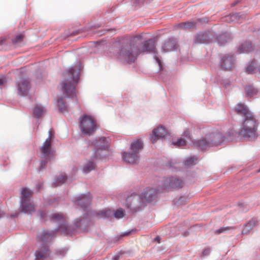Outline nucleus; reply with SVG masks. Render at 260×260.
<instances>
[{"mask_svg": "<svg viewBox=\"0 0 260 260\" xmlns=\"http://www.w3.org/2000/svg\"><path fill=\"white\" fill-rule=\"evenodd\" d=\"M41 218L43 220H49L51 222L58 224V230L63 235H68L76 230L83 231L89 225L90 218L88 212L84 213L81 216L74 220L73 224L69 225L65 219V216L60 213L41 212Z\"/></svg>", "mask_w": 260, "mask_h": 260, "instance_id": "obj_1", "label": "nucleus"}, {"mask_svg": "<svg viewBox=\"0 0 260 260\" xmlns=\"http://www.w3.org/2000/svg\"><path fill=\"white\" fill-rule=\"evenodd\" d=\"M140 44L138 42H135L134 40L129 43H126L121 46L118 53L121 59L128 63L134 62L138 55L142 52H148L153 53L154 58L159 65L161 66V62L157 56L155 52L156 45L153 40H149L145 42L142 44V49H140Z\"/></svg>", "mask_w": 260, "mask_h": 260, "instance_id": "obj_2", "label": "nucleus"}, {"mask_svg": "<svg viewBox=\"0 0 260 260\" xmlns=\"http://www.w3.org/2000/svg\"><path fill=\"white\" fill-rule=\"evenodd\" d=\"M235 110L237 114L243 117L244 119L239 135L249 141L256 139L258 136L257 130L258 122L255 116L243 104H238L235 107Z\"/></svg>", "mask_w": 260, "mask_h": 260, "instance_id": "obj_3", "label": "nucleus"}, {"mask_svg": "<svg viewBox=\"0 0 260 260\" xmlns=\"http://www.w3.org/2000/svg\"><path fill=\"white\" fill-rule=\"evenodd\" d=\"M81 68L80 62L71 67L65 73V79L62 82V90L63 94L68 98L73 99L75 104H77L76 95L75 85L79 79V73Z\"/></svg>", "mask_w": 260, "mask_h": 260, "instance_id": "obj_4", "label": "nucleus"}, {"mask_svg": "<svg viewBox=\"0 0 260 260\" xmlns=\"http://www.w3.org/2000/svg\"><path fill=\"white\" fill-rule=\"evenodd\" d=\"M60 232L57 228L51 232L43 231L40 233L37 236V241L40 244V247L35 252V258L36 260H45L49 256L50 252L48 248L49 243L52 239L53 235L56 232Z\"/></svg>", "mask_w": 260, "mask_h": 260, "instance_id": "obj_5", "label": "nucleus"}, {"mask_svg": "<svg viewBox=\"0 0 260 260\" xmlns=\"http://www.w3.org/2000/svg\"><path fill=\"white\" fill-rule=\"evenodd\" d=\"M225 138L217 129H211L202 139L194 142V144L203 150L214 145H221L225 141Z\"/></svg>", "mask_w": 260, "mask_h": 260, "instance_id": "obj_6", "label": "nucleus"}, {"mask_svg": "<svg viewBox=\"0 0 260 260\" xmlns=\"http://www.w3.org/2000/svg\"><path fill=\"white\" fill-rule=\"evenodd\" d=\"M48 133V137L44 142L43 145L40 148L41 157L45 158V160L41 161L39 167L40 171H42L45 168L46 164L48 161H51L54 158V151L51 148V139L52 135L51 129L49 131Z\"/></svg>", "mask_w": 260, "mask_h": 260, "instance_id": "obj_7", "label": "nucleus"}, {"mask_svg": "<svg viewBox=\"0 0 260 260\" xmlns=\"http://www.w3.org/2000/svg\"><path fill=\"white\" fill-rule=\"evenodd\" d=\"M78 123L79 128L84 135L90 136L96 129L95 121L90 116L87 115L81 116L79 118Z\"/></svg>", "mask_w": 260, "mask_h": 260, "instance_id": "obj_8", "label": "nucleus"}, {"mask_svg": "<svg viewBox=\"0 0 260 260\" xmlns=\"http://www.w3.org/2000/svg\"><path fill=\"white\" fill-rule=\"evenodd\" d=\"M126 206L131 212H137L143 210L146 204L141 195L133 193L127 198Z\"/></svg>", "mask_w": 260, "mask_h": 260, "instance_id": "obj_9", "label": "nucleus"}, {"mask_svg": "<svg viewBox=\"0 0 260 260\" xmlns=\"http://www.w3.org/2000/svg\"><path fill=\"white\" fill-rule=\"evenodd\" d=\"M213 42H215V32L212 30L201 31L194 36V43L209 44Z\"/></svg>", "mask_w": 260, "mask_h": 260, "instance_id": "obj_10", "label": "nucleus"}, {"mask_svg": "<svg viewBox=\"0 0 260 260\" xmlns=\"http://www.w3.org/2000/svg\"><path fill=\"white\" fill-rule=\"evenodd\" d=\"M183 181L174 177L164 178L161 180V186L162 189L180 188L182 186Z\"/></svg>", "mask_w": 260, "mask_h": 260, "instance_id": "obj_11", "label": "nucleus"}, {"mask_svg": "<svg viewBox=\"0 0 260 260\" xmlns=\"http://www.w3.org/2000/svg\"><path fill=\"white\" fill-rule=\"evenodd\" d=\"M18 94L22 96H27L30 89V83L28 79L22 78L16 82Z\"/></svg>", "mask_w": 260, "mask_h": 260, "instance_id": "obj_12", "label": "nucleus"}, {"mask_svg": "<svg viewBox=\"0 0 260 260\" xmlns=\"http://www.w3.org/2000/svg\"><path fill=\"white\" fill-rule=\"evenodd\" d=\"M97 217L99 218H110L112 216L119 219L124 216V212L122 209L116 211H112L110 209H105L98 212L96 214Z\"/></svg>", "mask_w": 260, "mask_h": 260, "instance_id": "obj_13", "label": "nucleus"}, {"mask_svg": "<svg viewBox=\"0 0 260 260\" xmlns=\"http://www.w3.org/2000/svg\"><path fill=\"white\" fill-rule=\"evenodd\" d=\"M75 204L80 206L84 211L87 209L91 201V197L89 193L87 194H82L76 198L74 201ZM87 210V212H88Z\"/></svg>", "mask_w": 260, "mask_h": 260, "instance_id": "obj_14", "label": "nucleus"}, {"mask_svg": "<svg viewBox=\"0 0 260 260\" xmlns=\"http://www.w3.org/2000/svg\"><path fill=\"white\" fill-rule=\"evenodd\" d=\"M158 190L153 188L147 187L142 192L141 196L146 203L153 202L157 197Z\"/></svg>", "mask_w": 260, "mask_h": 260, "instance_id": "obj_15", "label": "nucleus"}, {"mask_svg": "<svg viewBox=\"0 0 260 260\" xmlns=\"http://www.w3.org/2000/svg\"><path fill=\"white\" fill-rule=\"evenodd\" d=\"M168 134V130L164 126L160 125L154 128L151 136V141L154 143L160 138H165Z\"/></svg>", "mask_w": 260, "mask_h": 260, "instance_id": "obj_16", "label": "nucleus"}, {"mask_svg": "<svg viewBox=\"0 0 260 260\" xmlns=\"http://www.w3.org/2000/svg\"><path fill=\"white\" fill-rule=\"evenodd\" d=\"M122 158L127 163L137 164L139 161L140 154L129 150V151L122 153Z\"/></svg>", "mask_w": 260, "mask_h": 260, "instance_id": "obj_17", "label": "nucleus"}, {"mask_svg": "<svg viewBox=\"0 0 260 260\" xmlns=\"http://www.w3.org/2000/svg\"><path fill=\"white\" fill-rule=\"evenodd\" d=\"M221 67L225 70H232L235 65V59L232 55L226 54L223 55L220 60Z\"/></svg>", "mask_w": 260, "mask_h": 260, "instance_id": "obj_18", "label": "nucleus"}, {"mask_svg": "<svg viewBox=\"0 0 260 260\" xmlns=\"http://www.w3.org/2000/svg\"><path fill=\"white\" fill-rule=\"evenodd\" d=\"M95 158L93 156L82 166V172L83 174H88L94 170L96 167Z\"/></svg>", "mask_w": 260, "mask_h": 260, "instance_id": "obj_19", "label": "nucleus"}, {"mask_svg": "<svg viewBox=\"0 0 260 260\" xmlns=\"http://www.w3.org/2000/svg\"><path fill=\"white\" fill-rule=\"evenodd\" d=\"M20 207L22 212L25 214H31L35 211V207L30 201L20 202Z\"/></svg>", "mask_w": 260, "mask_h": 260, "instance_id": "obj_20", "label": "nucleus"}, {"mask_svg": "<svg viewBox=\"0 0 260 260\" xmlns=\"http://www.w3.org/2000/svg\"><path fill=\"white\" fill-rule=\"evenodd\" d=\"M143 148V141L141 139H137L132 142L129 150L140 154V152L142 150Z\"/></svg>", "mask_w": 260, "mask_h": 260, "instance_id": "obj_21", "label": "nucleus"}, {"mask_svg": "<svg viewBox=\"0 0 260 260\" xmlns=\"http://www.w3.org/2000/svg\"><path fill=\"white\" fill-rule=\"evenodd\" d=\"M244 17V14L242 12H239L225 16L222 19L223 21L231 23L234 21H237L241 19H243Z\"/></svg>", "mask_w": 260, "mask_h": 260, "instance_id": "obj_22", "label": "nucleus"}, {"mask_svg": "<svg viewBox=\"0 0 260 260\" xmlns=\"http://www.w3.org/2000/svg\"><path fill=\"white\" fill-rule=\"evenodd\" d=\"M176 48V42L175 40L171 39L167 40L162 47L163 51L165 52L174 51Z\"/></svg>", "mask_w": 260, "mask_h": 260, "instance_id": "obj_23", "label": "nucleus"}, {"mask_svg": "<svg viewBox=\"0 0 260 260\" xmlns=\"http://www.w3.org/2000/svg\"><path fill=\"white\" fill-rule=\"evenodd\" d=\"M111 151L109 146L106 148H103L101 149L94 150L93 156L95 158H105L107 156L110 155Z\"/></svg>", "mask_w": 260, "mask_h": 260, "instance_id": "obj_24", "label": "nucleus"}, {"mask_svg": "<svg viewBox=\"0 0 260 260\" xmlns=\"http://www.w3.org/2000/svg\"><path fill=\"white\" fill-rule=\"evenodd\" d=\"M92 144L94 146L95 150L101 149L103 148H106V147L108 146V142L107 139L105 137L95 139L92 142Z\"/></svg>", "mask_w": 260, "mask_h": 260, "instance_id": "obj_25", "label": "nucleus"}, {"mask_svg": "<svg viewBox=\"0 0 260 260\" xmlns=\"http://www.w3.org/2000/svg\"><path fill=\"white\" fill-rule=\"evenodd\" d=\"M231 39V35L229 32H225L219 36L215 35V41H217L220 46L224 45Z\"/></svg>", "mask_w": 260, "mask_h": 260, "instance_id": "obj_26", "label": "nucleus"}, {"mask_svg": "<svg viewBox=\"0 0 260 260\" xmlns=\"http://www.w3.org/2000/svg\"><path fill=\"white\" fill-rule=\"evenodd\" d=\"M33 192L27 187L22 188L20 193V202L30 201Z\"/></svg>", "mask_w": 260, "mask_h": 260, "instance_id": "obj_27", "label": "nucleus"}, {"mask_svg": "<svg viewBox=\"0 0 260 260\" xmlns=\"http://www.w3.org/2000/svg\"><path fill=\"white\" fill-rule=\"evenodd\" d=\"M253 49L252 43L250 42H246L238 48L237 51L239 53H248Z\"/></svg>", "mask_w": 260, "mask_h": 260, "instance_id": "obj_28", "label": "nucleus"}, {"mask_svg": "<svg viewBox=\"0 0 260 260\" xmlns=\"http://www.w3.org/2000/svg\"><path fill=\"white\" fill-rule=\"evenodd\" d=\"M65 103L64 98L63 97L59 98L57 102V106L59 111L63 114L68 112L69 109V106L66 105Z\"/></svg>", "mask_w": 260, "mask_h": 260, "instance_id": "obj_29", "label": "nucleus"}, {"mask_svg": "<svg viewBox=\"0 0 260 260\" xmlns=\"http://www.w3.org/2000/svg\"><path fill=\"white\" fill-rule=\"evenodd\" d=\"M44 107L41 105L37 104L33 110V114L35 118L36 119L40 118L44 114Z\"/></svg>", "mask_w": 260, "mask_h": 260, "instance_id": "obj_30", "label": "nucleus"}, {"mask_svg": "<svg viewBox=\"0 0 260 260\" xmlns=\"http://www.w3.org/2000/svg\"><path fill=\"white\" fill-rule=\"evenodd\" d=\"M256 225V222L254 220H250L247 223L244 225V229L242 230V234L246 235L248 234L250 231Z\"/></svg>", "mask_w": 260, "mask_h": 260, "instance_id": "obj_31", "label": "nucleus"}, {"mask_svg": "<svg viewBox=\"0 0 260 260\" xmlns=\"http://www.w3.org/2000/svg\"><path fill=\"white\" fill-rule=\"evenodd\" d=\"M245 91L247 96L251 98L258 93V90L253 86L249 85L246 86Z\"/></svg>", "mask_w": 260, "mask_h": 260, "instance_id": "obj_32", "label": "nucleus"}, {"mask_svg": "<svg viewBox=\"0 0 260 260\" xmlns=\"http://www.w3.org/2000/svg\"><path fill=\"white\" fill-rule=\"evenodd\" d=\"M67 179V177L65 175H60L56 177L53 182V186L54 187H57L61 185V184L65 183Z\"/></svg>", "mask_w": 260, "mask_h": 260, "instance_id": "obj_33", "label": "nucleus"}, {"mask_svg": "<svg viewBox=\"0 0 260 260\" xmlns=\"http://www.w3.org/2000/svg\"><path fill=\"white\" fill-rule=\"evenodd\" d=\"M196 23L194 21H186L179 23L178 27L181 29H188L194 27Z\"/></svg>", "mask_w": 260, "mask_h": 260, "instance_id": "obj_34", "label": "nucleus"}, {"mask_svg": "<svg viewBox=\"0 0 260 260\" xmlns=\"http://www.w3.org/2000/svg\"><path fill=\"white\" fill-rule=\"evenodd\" d=\"M197 159V157L194 156L193 157H187L183 162L184 165L187 168L194 166L196 164Z\"/></svg>", "mask_w": 260, "mask_h": 260, "instance_id": "obj_35", "label": "nucleus"}, {"mask_svg": "<svg viewBox=\"0 0 260 260\" xmlns=\"http://www.w3.org/2000/svg\"><path fill=\"white\" fill-rule=\"evenodd\" d=\"M186 144V141L184 138H180L177 139H173L172 141V145L177 147H182Z\"/></svg>", "mask_w": 260, "mask_h": 260, "instance_id": "obj_36", "label": "nucleus"}, {"mask_svg": "<svg viewBox=\"0 0 260 260\" xmlns=\"http://www.w3.org/2000/svg\"><path fill=\"white\" fill-rule=\"evenodd\" d=\"M235 228L234 226H226V227H221L219 229L216 230L215 231V234L219 235L221 233H227L232 230H234Z\"/></svg>", "mask_w": 260, "mask_h": 260, "instance_id": "obj_37", "label": "nucleus"}, {"mask_svg": "<svg viewBox=\"0 0 260 260\" xmlns=\"http://www.w3.org/2000/svg\"><path fill=\"white\" fill-rule=\"evenodd\" d=\"M256 64L254 61L250 62L246 68V72L248 74H252L256 70Z\"/></svg>", "mask_w": 260, "mask_h": 260, "instance_id": "obj_38", "label": "nucleus"}, {"mask_svg": "<svg viewBox=\"0 0 260 260\" xmlns=\"http://www.w3.org/2000/svg\"><path fill=\"white\" fill-rule=\"evenodd\" d=\"M23 36L21 35H17L15 36L13 39H12V42L14 44H16L17 43H19L22 42L23 40Z\"/></svg>", "mask_w": 260, "mask_h": 260, "instance_id": "obj_39", "label": "nucleus"}, {"mask_svg": "<svg viewBox=\"0 0 260 260\" xmlns=\"http://www.w3.org/2000/svg\"><path fill=\"white\" fill-rule=\"evenodd\" d=\"M187 201V198L185 197H181L176 202V203L178 205H183Z\"/></svg>", "mask_w": 260, "mask_h": 260, "instance_id": "obj_40", "label": "nucleus"}, {"mask_svg": "<svg viewBox=\"0 0 260 260\" xmlns=\"http://www.w3.org/2000/svg\"><path fill=\"white\" fill-rule=\"evenodd\" d=\"M6 78L4 76H0V88L6 83Z\"/></svg>", "mask_w": 260, "mask_h": 260, "instance_id": "obj_41", "label": "nucleus"}, {"mask_svg": "<svg viewBox=\"0 0 260 260\" xmlns=\"http://www.w3.org/2000/svg\"><path fill=\"white\" fill-rule=\"evenodd\" d=\"M43 185V183L41 182H39L38 184H37L36 188L38 191H39L42 188Z\"/></svg>", "mask_w": 260, "mask_h": 260, "instance_id": "obj_42", "label": "nucleus"}, {"mask_svg": "<svg viewBox=\"0 0 260 260\" xmlns=\"http://www.w3.org/2000/svg\"><path fill=\"white\" fill-rule=\"evenodd\" d=\"M210 251V249H206L203 251L202 254L203 255H207L209 254Z\"/></svg>", "mask_w": 260, "mask_h": 260, "instance_id": "obj_43", "label": "nucleus"}, {"mask_svg": "<svg viewBox=\"0 0 260 260\" xmlns=\"http://www.w3.org/2000/svg\"><path fill=\"white\" fill-rule=\"evenodd\" d=\"M5 216V213L3 210L0 209V219Z\"/></svg>", "mask_w": 260, "mask_h": 260, "instance_id": "obj_44", "label": "nucleus"}, {"mask_svg": "<svg viewBox=\"0 0 260 260\" xmlns=\"http://www.w3.org/2000/svg\"><path fill=\"white\" fill-rule=\"evenodd\" d=\"M119 259V255H115L113 257L112 260H118Z\"/></svg>", "mask_w": 260, "mask_h": 260, "instance_id": "obj_45", "label": "nucleus"}, {"mask_svg": "<svg viewBox=\"0 0 260 260\" xmlns=\"http://www.w3.org/2000/svg\"><path fill=\"white\" fill-rule=\"evenodd\" d=\"M80 31H81L80 30H78L76 31L75 32H73V35H75L77 34H79V33H80Z\"/></svg>", "mask_w": 260, "mask_h": 260, "instance_id": "obj_46", "label": "nucleus"}, {"mask_svg": "<svg viewBox=\"0 0 260 260\" xmlns=\"http://www.w3.org/2000/svg\"><path fill=\"white\" fill-rule=\"evenodd\" d=\"M238 3V1H236L235 2L233 3L232 4V7H234L235 6H236L237 5V4Z\"/></svg>", "mask_w": 260, "mask_h": 260, "instance_id": "obj_47", "label": "nucleus"}, {"mask_svg": "<svg viewBox=\"0 0 260 260\" xmlns=\"http://www.w3.org/2000/svg\"><path fill=\"white\" fill-rule=\"evenodd\" d=\"M4 41H5V40H0V46H2L3 44Z\"/></svg>", "mask_w": 260, "mask_h": 260, "instance_id": "obj_48", "label": "nucleus"}, {"mask_svg": "<svg viewBox=\"0 0 260 260\" xmlns=\"http://www.w3.org/2000/svg\"><path fill=\"white\" fill-rule=\"evenodd\" d=\"M66 251H65L64 250H62L60 251V254H63L64 253H66Z\"/></svg>", "mask_w": 260, "mask_h": 260, "instance_id": "obj_49", "label": "nucleus"}, {"mask_svg": "<svg viewBox=\"0 0 260 260\" xmlns=\"http://www.w3.org/2000/svg\"><path fill=\"white\" fill-rule=\"evenodd\" d=\"M184 134H185V135L187 137V132H185Z\"/></svg>", "mask_w": 260, "mask_h": 260, "instance_id": "obj_50", "label": "nucleus"}, {"mask_svg": "<svg viewBox=\"0 0 260 260\" xmlns=\"http://www.w3.org/2000/svg\"><path fill=\"white\" fill-rule=\"evenodd\" d=\"M127 234H128V233L125 234H124V236L127 235Z\"/></svg>", "mask_w": 260, "mask_h": 260, "instance_id": "obj_51", "label": "nucleus"}, {"mask_svg": "<svg viewBox=\"0 0 260 260\" xmlns=\"http://www.w3.org/2000/svg\"><path fill=\"white\" fill-rule=\"evenodd\" d=\"M258 172H260V169L258 171Z\"/></svg>", "mask_w": 260, "mask_h": 260, "instance_id": "obj_52", "label": "nucleus"}]
</instances>
